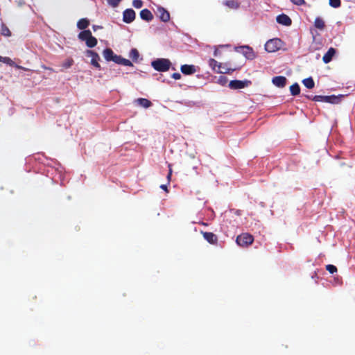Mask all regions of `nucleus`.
I'll use <instances>...</instances> for the list:
<instances>
[{"label":"nucleus","mask_w":355,"mask_h":355,"mask_svg":"<svg viewBox=\"0 0 355 355\" xmlns=\"http://www.w3.org/2000/svg\"><path fill=\"white\" fill-rule=\"evenodd\" d=\"M171 65V62L168 59L157 58L151 62V66L158 71H166Z\"/></svg>","instance_id":"nucleus-1"},{"label":"nucleus","mask_w":355,"mask_h":355,"mask_svg":"<svg viewBox=\"0 0 355 355\" xmlns=\"http://www.w3.org/2000/svg\"><path fill=\"white\" fill-rule=\"evenodd\" d=\"M135 18V12L131 9H126L123 13V20L124 22L129 24L133 21Z\"/></svg>","instance_id":"nucleus-8"},{"label":"nucleus","mask_w":355,"mask_h":355,"mask_svg":"<svg viewBox=\"0 0 355 355\" xmlns=\"http://www.w3.org/2000/svg\"><path fill=\"white\" fill-rule=\"evenodd\" d=\"M182 73L185 75H191L196 72V69L194 65L184 64L180 67Z\"/></svg>","instance_id":"nucleus-11"},{"label":"nucleus","mask_w":355,"mask_h":355,"mask_svg":"<svg viewBox=\"0 0 355 355\" xmlns=\"http://www.w3.org/2000/svg\"><path fill=\"white\" fill-rule=\"evenodd\" d=\"M282 41L279 38L269 40L265 44V49L269 53H273L281 49Z\"/></svg>","instance_id":"nucleus-3"},{"label":"nucleus","mask_w":355,"mask_h":355,"mask_svg":"<svg viewBox=\"0 0 355 355\" xmlns=\"http://www.w3.org/2000/svg\"><path fill=\"white\" fill-rule=\"evenodd\" d=\"M140 17L142 19L150 21L153 19V15L148 9H144L140 12Z\"/></svg>","instance_id":"nucleus-19"},{"label":"nucleus","mask_w":355,"mask_h":355,"mask_svg":"<svg viewBox=\"0 0 355 355\" xmlns=\"http://www.w3.org/2000/svg\"><path fill=\"white\" fill-rule=\"evenodd\" d=\"M103 55L104 58L107 61H113L114 62V57L116 56L113 52V51L111 49H105L103 52Z\"/></svg>","instance_id":"nucleus-18"},{"label":"nucleus","mask_w":355,"mask_h":355,"mask_svg":"<svg viewBox=\"0 0 355 355\" xmlns=\"http://www.w3.org/2000/svg\"><path fill=\"white\" fill-rule=\"evenodd\" d=\"M314 26L318 29L323 30L325 26V24L324 20L321 17H318L315 19Z\"/></svg>","instance_id":"nucleus-22"},{"label":"nucleus","mask_w":355,"mask_h":355,"mask_svg":"<svg viewBox=\"0 0 355 355\" xmlns=\"http://www.w3.org/2000/svg\"><path fill=\"white\" fill-rule=\"evenodd\" d=\"M326 269L329 271V274H334L337 272V268H326Z\"/></svg>","instance_id":"nucleus-37"},{"label":"nucleus","mask_w":355,"mask_h":355,"mask_svg":"<svg viewBox=\"0 0 355 355\" xmlns=\"http://www.w3.org/2000/svg\"><path fill=\"white\" fill-rule=\"evenodd\" d=\"M209 66L216 71L217 69H218V65L220 63H218L216 60L214 59H210L209 61Z\"/></svg>","instance_id":"nucleus-28"},{"label":"nucleus","mask_w":355,"mask_h":355,"mask_svg":"<svg viewBox=\"0 0 355 355\" xmlns=\"http://www.w3.org/2000/svg\"><path fill=\"white\" fill-rule=\"evenodd\" d=\"M160 188H161V189H164V190H165V191H167V187H166V184H162V185L160 186Z\"/></svg>","instance_id":"nucleus-39"},{"label":"nucleus","mask_w":355,"mask_h":355,"mask_svg":"<svg viewBox=\"0 0 355 355\" xmlns=\"http://www.w3.org/2000/svg\"><path fill=\"white\" fill-rule=\"evenodd\" d=\"M325 266L330 267V266H334V265H332V264H327V265H326Z\"/></svg>","instance_id":"nucleus-42"},{"label":"nucleus","mask_w":355,"mask_h":355,"mask_svg":"<svg viewBox=\"0 0 355 355\" xmlns=\"http://www.w3.org/2000/svg\"><path fill=\"white\" fill-rule=\"evenodd\" d=\"M236 243L241 247H246L253 242L252 236L249 234H242L237 236Z\"/></svg>","instance_id":"nucleus-5"},{"label":"nucleus","mask_w":355,"mask_h":355,"mask_svg":"<svg viewBox=\"0 0 355 355\" xmlns=\"http://www.w3.org/2000/svg\"><path fill=\"white\" fill-rule=\"evenodd\" d=\"M224 4L231 9H237L239 7V3L235 0H228Z\"/></svg>","instance_id":"nucleus-24"},{"label":"nucleus","mask_w":355,"mask_h":355,"mask_svg":"<svg viewBox=\"0 0 355 355\" xmlns=\"http://www.w3.org/2000/svg\"><path fill=\"white\" fill-rule=\"evenodd\" d=\"M277 23L284 25V26H290L292 23L291 18L284 14L279 15L277 17Z\"/></svg>","instance_id":"nucleus-12"},{"label":"nucleus","mask_w":355,"mask_h":355,"mask_svg":"<svg viewBox=\"0 0 355 355\" xmlns=\"http://www.w3.org/2000/svg\"><path fill=\"white\" fill-rule=\"evenodd\" d=\"M78 38L80 40L85 41L86 45L89 48L94 47L97 44V40L92 36L89 30L81 31L78 34Z\"/></svg>","instance_id":"nucleus-2"},{"label":"nucleus","mask_w":355,"mask_h":355,"mask_svg":"<svg viewBox=\"0 0 355 355\" xmlns=\"http://www.w3.org/2000/svg\"><path fill=\"white\" fill-rule=\"evenodd\" d=\"M290 92L293 96L298 95L300 92V88L297 83H295L290 87Z\"/></svg>","instance_id":"nucleus-25"},{"label":"nucleus","mask_w":355,"mask_h":355,"mask_svg":"<svg viewBox=\"0 0 355 355\" xmlns=\"http://www.w3.org/2000/svg\"><path fill=\"white\" fill-rule=\"evenodd\" d=\"M172 78L175 80H179L181 78V75L179 73H174L172 74Z\"/></svg>","instance_id":"nucleus-36"},{"label":"nucleus","mask_w":355,"mask_h":355,"mask_svg":"<svg viewBox=\"0 0 355 355\" xmlns=\"http://www.w3.org/2000/svg\"><path fill=\"white\" fill-rule=\"evenodd\" d=\"M73 63V60L71 58H69L63 62L62 67L64 69H68L72 66Z\"/></svg>","instance_id":"nucleus-29"},{"label":"nucleus","mask_w":355,"mask_h":355,"mask_svg":"<svg viewBox=\"0 0 355 355\" xmlns=\"http://www.w3.org/2000/svg\"><path fill=\"white\" fill-rule=\"evenodd\" d=\"M114 62L116 64L124 66H132V63L128 59L122 58L121 55L114 57Z\"/></svg>","instance_id":"nucleus-14"},{"label":"nucleus","mask_w":355,"mask_h":355,"mask_svg":"<svg viewBox=\"0 0 355 355\" xmlns=\"http://www.w3.org/2000/svg\"><path fill=\"white\" fill-rule=\"evenodd\" d=\"M248 81L242 80H231L229 83V87L233 89H242L248 86Z\"/></svg>","instance_id":"nucleus-9"},{"label":"nucleus","mask_w":355,"mask_h":355,"mask_svg":"<svg viewBox=\"0 0 355 355\" xmlns=\"http://www.w3.org/2000/svg\"><path fill=\"white\" fill-rule=\"evenodd\" d=\"M240 49L243 50L242 53L246 58L252 60L255 58L252 49L248 46H241Z\"/></svg>","instance_id":"nucleus-10"},{"label":"nucleus","mask_w":355,"mask_h":355,"mask_svg":"<svg viewBox=\"0 0 355 355\" xmlns=\"http://www.w3.org/2000/svg\"><path fill=\"white\" fill-rule=\"evenodd\" d=\"M214 55H215V56H217V55H218V50H217V49H216V50L214 51Z\"/></svg>","instance_id":"nucleus-41"},{"label":"nucleus","mask_w":355,"mask_h":355,"mask_svg":"<svg viewBox=\"0 0 355 355\" xmlns=\"http://www.w3.org/2000/svg\"><path fill=\"white\" fill-rule=\"evenodd\" d=\"M89 25V21L86 18L80 19L77 23V27L80 30L85 29Z\"/></svg>","instance_id":"nucleus-20"},{"label":"nucleus","mask_w":355,"mask_h":355,"mask_svg":"<svg viewBox=\"0 0 355 355\" xmlns=\"http://www.w3.org/2000/svg\"><path fill=\"white\" fill-rule=\"evenodd\" d=\"M3 56H1V55H0V62H2V60H3Z\"/></svg>","instance_id":"nucleus-43"},{"label":"nucleus","mask_w":355,"mask_h":355,"mask_svg":"<svg viewBox=\"0 0 355 355\" xmlns=\"http://www.w3.org/2000/svg\"><path fill=\"white\" fill-rule=\"evenodd\" d=\"M329 5L333 8H338L340 6V0H329Z\"/></svg>","instance_id":"nucleus-30"},{"label":"nucleus","mask_w":355,"mask_h":355,"mask_svg":"<svg viewBox=\"0 0 355 355\" xmlns=\"http://www.w3.org/2000/svg\"><path fill=\"white\" fill-rule=\"evenodd\" d=\"M227 80L226 78V77L225 76H220L219 78H218V82L221 84L222 85H225L226 83H227Z\"/></svg>","instance_id":"nucleus-34"},{"label":"nucleus","mask_w":355,"mask_h":355,"mask_svg":"<svg viewBox=\"0 0 355 355\" xmlns=\"http://www.w3.org/2000/svg\"><path fill=\"white\" fill-rule=\"evenodd\" d=\"M336 53V50L334 48H330L327 52L324 55L322 58V60L325 64H327L331 62L332 58Z\"/></svg>","instance_id":"nucleus-15"},{"label":"nucleus","mask_w":355,"mask_h":355,"mask_svg":"<svg viewBox=\"0 0 355 355\" xmlns=\"http://www.w3.org/2000/svg\"><path fill=\"white\" fill-rule=\"evenodd\" d=\"M272 82L278 87H284L286 83V78L284 76H276L272 78Z\"/></svg>","instance_id":"nucleus-13"},{"label":"nucleus","mask_w":355,"mask_h":355,"mask_svg":"<svg viewBox=\"0 0 355 355\" xmlns=\"http://www.w3.org/2000/svg\"><path fill=\"white\" fill-rule=\"evenodd\" d=\"M203 237L209 243L214 244L217 242V236L211 232H204Z\"/></svg>","instance_id":"nucleus-17"},{"label":"nucleus","mask_w":355,"mask_h":355,"mask_svg":"<svg viewBox=\"0 0 355 355\" xmlns=\"http://www.w3.org/2000/svg\"><path fill=\"white\" fill-rule=\"evenodd\" d=\"M156 15L164 22H167L170 19L169 12L161 6L157 7Z\"/></svg>","instance_id":"nucleus-6"},{"label":"nucleus","mask_w":355,"mask_h":355,"mask_svg":"<svg viewBox=\"0 0 355 355\" xmlns=\"http://www.w3.org/2000/svg\"><path fill=\"white\" fill-rule=\"evenodd\" d=\"M86 55L87 56H89L92 58L91 59V64L96 67V68H100L101 66L98 63V61L100 60V57L99 55H98V53H96V52L93 51H91V50H87L86 51Z\"/></svg>","instance_id":"nucleus-7"},{"label":"nucleus","mask_w":355,"mask_h":355,"mask_svg":"<svg viewBox=\"0 0 355 355\" xmlns=\"http://www.w3.org/2000/svg\"><path fill=\"white\" fill-rule=\"evenodd\" d=\"M135 102L139 105V106L144 107V108H148L152 105V103L144 98H139L135 101Z\"/></svg>","instance_id":"nucleus-16"},{"label":"nucleus","mask_w":355,"mask_h":355,"mask_svg":"<svg viewBox=\"0 0 355 355\" xmlns=\"http://www.w3.org/2000/svg\"><path fill=\"white\" fill-rule=\"evenodd\" d=\"M302 83L308 89H312L315 85L314 81L311 77L304 79Z\"/></svg>","instance_id":"nucleus-23"},{"label":"nucleus","mask_w":355,"mask_h":355,"mask_svg":"<svg viewBox=\"0 0 355 355\" xmlns=\"http://www.w3.org/2000/svg\"><path fill=\"white\" fill-rule=\"evenodd\" d=\"M343 98V96H336L334 95L332 96H315L314 100L315 101H323L329 103L337 104L340 103V99Z\"/></svg>","instance_id":"nucleus-4"},{"label":"nucleus","mask_w":355,"mask_h":355,"mask_svg":"<svg viewBox=\"0 0 355 355\" xmlns=\"http://www.w3.org/2000/svg\"><path fill=\"white\" fill-rule=\"evenodd\" d=\"M230 69L227 68L225 65L223 64H220L218 65V69H217L216 72L220 73H229Z\"/></svg>","instance_id":"nucleus-27"},{"label":"nucleus","mask_w":355,"mask_h":355,"mask_svg":"<svg viewBox=\"0 0 355 355\" xmlns=\"http://www.w3.org/2000/svg\"><path fill=\"white\" fill-rule=\"evenodd\" d=\"M121 1V0H107V2L110 6L115 8L118 6Z\"/></svg>","instance_id":"nucleus-32"},{"label":"nucleus","mask_w":355,"mask_h":355,"mask_svg":"<svg viewBox=\"0 0 355 355\" xmlns=\"http://www.w3.org/2000/svg\"><path fill=\"white\" fill-rule=\"evenodd\" d=\"M168 167H169V173H168V174L167 175V178H168V180H170L171 174H172V170H171V165H168Z\"/></svg>","instance_id":"nucleus-38"},{"label":"nucleus","mask_w":355,"mask_h":355,"mask_svg":"<svg viewBox=\"0 0 355 355\" xmlns=\"http://www.w3.org/2000/svg\"><path fill=\"white\" fill-rule=\"evenodd\" d=\"M132 6L135 8H141L143 6V1L141 0H134L132 1Z\"/></svg>","instance_id":"nucleus-33"},{"label":"nucleus","mask_w":355,"mask_h":355,"mask_svg":"<svg viewBox=\"0 0 355 355\" xmlns=\"http://www.w3.org/2000/svg\"><path fill=\"white\" fill-rule=\"evenodd\" d=\"M290 1L297 6H302L305 3L304 0H290Z\"/></svg>","instance_id":"nucleus-35"},{"label":"nucleus","mask_w":355,"mask_h":355,"mask_svg":"<svg viewBox=\"0 0 355 355\" xmlns=\"http://www.w3.org/2000/svg\"><path fill=\"white\" fill-rule=\"evenodd\" d=\"M129 57L133 60L137 61L139 57V53L136 49H132L130 51Z\"/></svg>","instance_id":"nucleus-26"},{"label":"nucleus","mask_w":355,"mask_h":355,"mask_svg":"<svg viewBox=\"0 0 355 355\" xmlns=\"http://www.w3.org/2000/svg\"><path fill=\"white\" fill-rule=\"evenodd\" d=\"M1 34L4 36H10L11 35V33L8 27L2 26Z\"/></svg>","instance_id":"nucleus-31"},{"label":"nucleus","mask_w":355,"mask_h":355,"mask_svg":"<svg viewBox=\"0 0 355 355\" xmlns=\"http://www.w3.org/2000/svg\"><path fill=\"white\" fill-rule=\"evenodd\" d=\"M101 28V27L98 26H96V25L93 26L94 31H96L97 29Z\"/></svg>","instance_id":"nucleus-40"},{"label":"nucleus","mask_w":355,"mask_h":355,"mask_svg":"<svg viewBox=\"0 0 355 355\" xmlns=\"http://www.w3.org/2000/svg\"><path fill=\"white\" fill-rule=\"evenodd\" d=\"M2 62L6 63V64H8L10 66H14V67H15L17 69H24V70H28L27 69H26V68H24V67H21V66L15 64V62L8 57H3Z\"/></svg>","instance_id":"nucleus-21"}]
</instances>
